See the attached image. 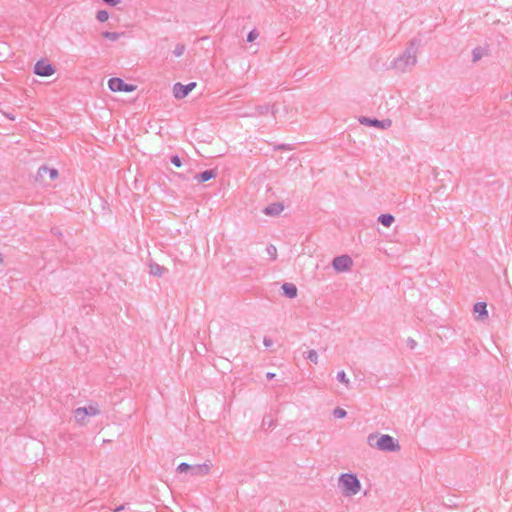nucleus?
Instances as JSON below:
<instances>
[{
  "label": "nucleus",
  "mask_w": 512,
  "mask_h": 512,
  "mask_svg": "<svg viewBox=\"0 0 512 512\" xmlns=\"http://www.w3.org/2000/svg\"><path fill=\"white\" fill-rule=\"evenodd\" d=\"M109 18V13L108 11L106 10H99L96 14V19L99 21V22H105L107 21Z\"/></svg>",
  "instance_id": "5701e85b"
},
{
  "label": "nucleus",
  "mask_w": 512,
  "mask_h": 512,
  "mask_svg": "<svg viewBox=\"0 0 512 512\" xmlns=\"http://www.w3.org/2000/svg\"><path fill=\"white\" fill-rule=\"evenodd\" d=\"M259 36V33L256 29H253L251 30L248 35H247V42H253L254 40L257 39V37Z\"/></svg>",
  "instance_id": "bb28decb"
},
{
  "label": "nucleus",
  "mask_w": 512,
  "mask_h": 512,
  "mask_svg": "<svg viewBox=\"0 0 512 512\" xmlns=\"http://www.w3.org/2000/svg\"><path fill=\"white\" fill-rule=\"evenodd\" d=\"M305 75H306V73H304V72H303V70H300V69H299V70H296V71L294 72V77H295L296 79H301V78H303Z\"/></svg>",
  "instance_id": "2f4dec72"
},
{
  "label": "nucleus",
  "mask_w": 512,
  "mask_h": 512,
  "mask_svg": "<svg viewBox=\"0 0 512 512\" xmlns=\"http://www.w3.org/2000/svg\"><path fill=\"white\" fill-rule=\"evenodd\" d=\"M267 379L272 380L275 377V373L268 372L266 374Z\"/></svg>",
  "instance_id": "e433bc0d"
},
{
  "label": "nucleus",
  "mask_w": 512,
  "mask_h": 512,
  "mask_svg": "<svg viewBox=\"0 0 512 512\" xmlns=\"http://www.w3.org/2000/svg\"><path fill=\"white\" fill-rule=\"evenodd\" d=\"M196 82H190L186 85L177 82L173 85V95L176 99H183L196 87Z\"/></svg>",
  "instance_id": "6e6552de"
},
{
  "label": "nucleus",
  "mask_w": 512,
  "mask_h": 512,
  "mask_svg": "<svg viewBox=\"0 0 512 512\" xmlns=\"http://www.w3.org/2000/svg\"><path fill=\"white\" fill-rule=\"evenodd\" d=\"M368 444L373 448H377L384 452H397L400 450V445L397 439L388 434H370L368 436Z\"/></svg>",
  "instance_id": "f03ea898"
},
{
  "label": "nucleus",
  "mask_w": 512,
  "mask_h": 512,
  "mask_svg": "<svg viewBox=\"0 0 512 512\" xmlns=\"http://www.w3.org/2000/svg\"><path fill=\"white\" fill-rule=\"evenodd\" d=\"M105 4L109 5V6H116L117 4L120 3L121 0H102Z\"/></svg>",
  "instance_id": "7c9ffc66"
},
{
  "label": "nucleus",
  "mask_w": 512,
  "mask_h": 512,
  "mask_svg": "<svg viewBox=\"0 0 512 512\" xmlns=\"http://www.w3.org/2000/svg\"><path fill=\"white\" fill-rule=\"evenodd\" d=\"M149 273L153 276H157V277H161L166 271L167 269L155 262H150L149 263Z\"/></svg>",
  "instance_id": "a211bd4d"
},
{
  "label": "nucleus",
  "mask_w": 512,
  "mask_h": 512,
  "mask_svg": "<svg viewBox=\"0 0 512 512\" xmlns=\"http://www.w3.org/2000/svg\"><path fill=\"white\" fill-rule=\"evenodd\" d=\"M3 261V258H2V254L0 253V263H2Z\"/></svg>",
  "instance_id": "ea45409f"
},
{
  "label": "nucleus",
  "mask_w": 512,
  "mask_h": 512,
  "mask_svg": "<svg viewBox=\"0 0 512 512\" xmlns=\"http://www.w3.org/2000/svg\"><path fill=\"white\" fill-rule=\"evenodd\" d=\"M490 54L489 45L477 46L472 50V62L476 63Z\"/></svg>",
  "instance_id": "f8f14e48"
},
{
  "label": "nucleus",
  "mask_w": 512,
  "mask_h": 512,
  "mask_svg": "<svg viewBox=\"0 0 512 512\" xmlns=\"http://www.w3.org/2000/svg\"><path fill=\"white\" fill-rule=\"evenodd\" d=\"M310 362L317 364L318 363V354L315 350H309L305 356Z\"/></svg>",
  "instance_id": "4be33fe9"
},
{
  "label": "nucleus",
  "mask_w": 512,
  "mask_h": 512,
  "mask_svg": "<svg viewBox=\"0 0 512 512\" xmlns=\"http://www.w3.org/2000/svg\"><path fill=\"white\" fill-rule=\"evenodd\" d=\"M277 112H278V109L276 108L275 105L263 104V105H258L255 107V115H258V116H262V115L271 113L275 117Z\"/></svg>",
  "instance_id": "4468645a"
},
{
  "label": "nucleus",
  "mask_w": 512,
  "mask_h": 512,
  "mask_svg": "<svg viewBox=\"0 0 512 512\" xmlns=\"http://www.w3.org/2000/svg\"><path fill=\"white\" fill-rule=\"evenodd\" d=\"M34 74L41 77H49L52 76L56 72V68L53 64L48 62L45 59L38 60L33 69Z\"/></svg>",
  "instance_id": "423d86ee"
},
{
  "label": "nucleus",
  "mask_w": 512,
  "mask_h": 512,
  "mask_svg": "<svg viewBox=\"0 0 512 512\" xmlns=\"http://www.w3.org/2000/svg\"><path fill=\"white\" fill-rule=\"evenodd\" d=\"M419 45L420 40L412 39L405 51L393 60L391 67L404 72L408 66H414L417 62V51Z\"/></svg>",
  "instance_id": "f257e3e1"
},
{
  "label": "nucleus",
  "mask_w": 512,
  "mask_h": 512,
  "mask_svg": "<svg viewBox=\"0 0 512 512\" xmlns=\"http://www.w3.org/2000/svg\"><path fill=\"white\" fill-rule=\"evenodd\" d=\"M286 148V145L285 144H282V145H279L278 146V149H285Z\"/></svg>",
  "instance_id": "58836bf2"
},
{
  "label": "nucleus",
  "mask_w": 512,
  "mask_h": 512,
  "mask_svg": "<svg viewBox=\"0 0 512 512\" xmlns=\"http://www.w3.org/2000/svg\"><path fill=\"white\" fill-rule=\"evenodd\" d=\"M108 87L113 92H126L130 93L136 89L133 84L126 83L123 79L112 77L108 80Z\"/></svg>",
  "instance_id": "39448f33"
},
{
  "label": "nucleus",
  "mask_w": 512,
  "mask_h": 512,
  "mask_svg": "<svg viewBox=\"0 0 512 512\" xmlns=\"http://www.w3.org/2000/svg\"><path fill=\"white\" fill-rule=\"evenodd\" d=\"M394 221H395L394 216L389 213L381 214L378 217V222L381 223L385 227H390Z\"/></svg>",
  "instance_id": "6ab92c4d"
},
{
  "label": "nucleus",
  "mask_w": 512,
  "mask_h": 512,
  "mask_svg": "<svg viewBox=\"0 0 512 512\" xmlns=\"http://www.w3.org/2000/svg\"><path fill=\"white\" fill-rule=\"evenodd\" d=\"M353 265V260L349 255L336 256L332 261V267L337 272H346Z\"/></svg>",
  "instance_id": "0eeeda50"
},
{
  "label": "nucleus",
  "mask_w": 512,
  "mask_h": 512,
  "mask_svg": "<svg viewBox=\"0 0 512 512\" xmlns=\"http://www.w3.org/2000/svg\"><path fill=\"white\" fill-rule=\"evenodd\" d=\"M284 210V205L280 202H275L263 209V213L267 216H278Z\"/></svg>",
  "instance_id": "ddd939ff"
},
{
  "label": "nucleus",
  "mask_w": 512,
  "mask_h": 512,
  "mask_svg": "<svg viewBox=\"0 0 512 512\" xmlns=\"http://www.w3.org/2000/svg\"><path fill=\"white\" fill-rule=\"evenodd\" d=\"M100 414V409L97 404H90L85 407H79L74 411L75 421L81 425L85 424L87 416H96Z\"/></svg>",
  "instance_id": "20e7f679"
},
{
  "label": "nucleus",
  "mask_w": 512,
  "mask_h": 512,
  "mask_svg": "<svg viewBox=\"0 0 512 512\" xmlns=\"http://www.w3.org/2000/svg\"><path fill=\"white\" fill-rule=\"evenodd\" d=\"M170 162L178 168L182 166V160L178 155H172L170 157Z\"/></svg>",
  "instance_id": "cd10ccee"
},
{
  "label": "nucleus",
  "mask_w": 512,
  "mask_h": 512,
  "mask_svg": "<svg viewBox=\"0 0 512 512\" xmlns=\"http://www.w3.org/2000/svg\"><path fill=\"white\" fill-rule=\"evenodd\" d=\"M217 169H208L194 175V180L204 183L217 177Z\"/></svg>",
  "instance_id": "9b49d317"
},
{
  "label": "nucleus",
  "mask_w": 512,
  "mask_h": 512,
  "mask_svg": "<svg viewBox=\"0 0 512 512\" xmlns=\"http://www.w3.org/2000/svg\"><path fill=\"white\" fill-rule=\"evenodd\" d=\"M267 253L272 257V259H276L277 256V249L274 245H269L267 248Z\"/></svg>",
  "instance_id": "c85d7f7f"
},
{
  "label": "nucleus",
  "mask_w": 512,
  "mask_h": 512,
  "mask_svg": "<svg viewBox=\"0 0 512 512\" xmlns=\"http://www.w3.org/2000/svg\"><path fill=\"white\" fill-rule=\"evenodd\" d=\"M125 509V504H122V505H119L117 506L114 511L115 512H120V511H123Z\"/></svg>",
  "instance_id": "c9c22d12"
},
{
  "label": "nucleus",
  "mask_w": 512,
  "mask_h": 512,
  "mask_svg": "<svg viewBox=\"0 0 512 512\" xmlns=\"http://www.w3.org/2000/svg\"><path fill=\"white\" fill-rule=\"evenodd\" d=\"M38 177L43 178L46 174L49 175L51 180H54L58 177V170L54 168H49L45 165L41 166L38 169Z\"/></svg>",
  "instance_id": "f3484780"
},
{
  "label": "nucleus",
  "mask_w": 512,
  "mask_h": 512,
  "mask_svg": "<svg viewBox=\"0 0 512 512\" xmlns=\"http://www.w3.org/2000/svg\"><path fill=\"white\" fill-rule=\"evenodd\" d=\"M283 295L289 299L297 297L298 289L293 283H284L281 287Z\"/></svg>",
  "instance_id": "dca6fc26"
},
{
  "label": "nucleus",
  "mask_w": 512,
  "mask_h": 512,
  "mask_svg": "<svg viewBox=\"0 0 512 512\" xmlns=\"http://www.w3.org/2000/svg\"><path fill=\"white\" fill-rule=\"evenodd\" d=\"M333 416L335 418L342 419L347 416V412L343 408L337 407L333 410Z\"/></svg>",
  "instance_id": "393cba45"
},
{
  "label": "nucleus",
  "mask_w": 512,
  "mask_h": 512,
  "mask_svg": "<svg viewBox=\"0 0 512 512\" xmlns=\"http://www.w3.org/2000/svg\"><path fill=\"white\" fill-rule=\"evenodd\" d=\"M185 49H186L185 45L179 43V44L176 45L175 49L173 50V54L176 57H180V56H182L184 54Z\"/></svg>",
  "instance_id": "a878e982"
},
{
  "label": "nucleus",
  "mask_w": 512,
  "mask_h": 512,
  "mask_svg": "<svg viewBox=\"0 0 512 512\" xmlns=\"http://www.w3.org/2000/svg\"><path fill=\"white\" fill-rule=\"evenodd\" d=\"M336 379H337L340 383L344 384L347 388H350V381H349V379L347 378L345 371H343V370H342V371H339V372L337 373Z\"/></svg>",
  "instance_id": "412c9836"
},
{
  "label": "nucleus",
  "mask_w": 512,
  "mask_h": 512,
  "mask_svg": "<svg viewBox=\"0 0 512 512\" xmlns=\"http://www.w3.org/2000/svg\"><path fill=\"white\" fill-rule=\"evenodd\" d=\"M262 425L263 427H268V428H271L274 426V423H273V420L269 417H264L263 418V421H262Z\"/></svg>",
  "instance_id": "c756f323"
},
{
  "label": "nucleus",
  "mask_w": 512,
  "mask_h": 512,
  "mask_svg": "<svg viewBox=\"0 0 512 512\" xmlns=\"http://www.w3.org/2000/svg\"><path fill=\"white\" fill-rule=\"evenodd\" d=\"M359 122L365 126L377 127V128H382V129L390 127V125H391V120H389V119L379 120L377 118H369V117H365V116H362L359 119Z\"/></svg>",
  "instance_id": "1a4fd4ad"
},
{
  "label": "nucleus",
  "mask_w": 512,
  "mask_h": 512,
  "mask_svg": "<svg viewBox=\"0 0 512 512\" xmlns=\"http://www.w3.org/2000/svg\"><path fill=\"white\" fill-rule=\"evenodd\" d=\"M123 34L124 33L110 32V31L102 32L103 38L109 39L111 41H117Z\"/></svg>",
  "instance_id": "aec40b11"
},
{
  "label": "nucleus",
  "mask_w": 512,
  "mask_h": 512,
  "mask_svg": "<svg viewBox=\"0 0 512 512\" xmlns=\"http://www.w3.org/2000/svg\"><path fill=\"white\" fill-rule=\"evenodd\" d=\"M211 465L207 462L202 464H196L191 466V470H189V474L191 476H205L210 472Z\"/></svg>",
  "instance_id": "9d476101"
},
{
  "label": "nucleus",
  "mask_w": 512,
  "mask_h": 512,
  "mask_svg": "<svg viewBox=\"0 0 512 512\" xmlns=\"http://www.w3.org/2000/svg\"><path fill=\"white\" fill-rule=\"evenodd\" d=\"M263 344L265 347H271L273 345V340L269 337H264Z\"/></svg>",
  "instance_id": "473e14b6"
},
{
  "label": "nucleus",
  "mask_w": 512,
  "mask_h": 512,
  "mask_svg": "<svg viewBox=\"0 0 512 512\" xmlns=\"http://www.w3.org/2000/svg\"><path fill=\"white\" fill-rule=\"evenodd\" d=\"M473 311L477 314V319L484 320L488 317L487 304L485 302L475 303Z\"/></svg>",
  "instance_id": "2eb2a0df"
},
{
  "label": "nucleus",
  "mask_w": 512,
  "mask_h": 512,
  "mask_svg": "<svg viewBox=\"0 0 512 512\" xmlns=\"http://www.w3.org/2000/svg\"><path fill=\"white\" fill-rule=\"evenodd\" d=\"M51 232H52V234H54L57 237H62V232L60 231L59 228L54 227L51 229Z\"/></svg>",
  "instance_id": "f704fd0d"
},
{
  "label": "nucleus",
  "mask_w": 512,
  "mask_h": 512,
  "mask_svg": "<svg viewBox=\"0 0 512 512\" xmlns=\"http://www.w3.org/2000/svg\"><path fill=\"white\" fill-rule=\"evenodd\" d=\"M191 466L192 465L188 463L182 462L177 466L176 471L178 473H189V470H191Z\"/></svg>",
  "instance_id": "b1692460"
},
{
  "label": "nucleus",
  "mask_w": 512,
  "mask_h": 512,
  "mask_svg": "<svg viewBox=\"0 0 512 512\" xmlns=\"http://www.w3.org/2000/svg\"><path fill=\"white\" fill-rule=\"evenodd\" d=\"M339 485L345 496L356 495L361 489V483L353 473H343L339 477Z\"/></svg>",
  "instance_id": "7ed1b4c3"
},
{
  "label": "nucleus",
  "mask_w": 512,
  "mask_h": 512,
  "mask_svg": "<svg viewBox=\"0 0 512 512\" xmlns=\"http://www.w3.org/2000/svg\"><path fill=\"white\" fill-rule=\"evenodd\" d=\"M407 344L410 349H414L417 345V342L412 338H408Z\"/></svg>",
  "instance_id": "72a5a7b5"
},
{
  "label": "nucleus",
  "mask_w": 512,
  "mask_h": 512,
  "mask_svg": "<svg viewBox=\"0 0 512 512\" xmlns=\"http://www.w3.org/2000/svg\"><path fill=\"white\" fill-rule=\"evenodd\" d=\"M6 116H7L10 120H14V119H15V117H14L13 115H11V114H7Z\"/></svg>",
  "instance_id": "4c0bfd02"
}]
</instances>
